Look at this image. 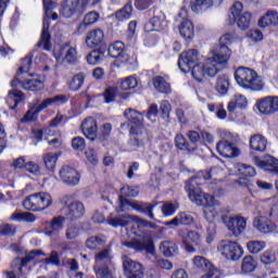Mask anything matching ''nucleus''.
I'll list each match as a JSON object with an SVG mask.
<instances>
[{
    "mask_svg": "<svg viewBox=\"0 0 278 278\" xmlns=\"http://www.w3.org/2000/svg\"><path fill=\"white\" fill-rule=\"evenodd\" d=\"M21 87L20 85H17L16 87H12L13 90L9 91V97L11 99H14V106H11V110H16V106L18 105V103H21V101H23V99H25V96L23 94V91L16 89Z\"/></svg>",
    "mask_w": 278,
    "mask_h": 278,
    "instance_id": "nucleus-46",
    "label": "nucleus"
},
{
    "mask_svg": "<svg viewBox=\"0 0 278 278\" xmlns=\"http://www.w3.org/2000/svg\"><path fill=\"white\" fill-rule=\"evenodd\" d=\"M64 60L67 62V64H75L77 62V49L70 47L68 43H65L60 50V55H64Z\"/></svg>",
    "mask_w": 278,
    "mask_h": 278,
    "instance_id": "nucleus-31",
    "label": "nucleus"
},
{
    "mask_svg": "<svg viewBox=\"0 0 278 278\" xmlns=\"http://www.w3.org/2000/svg\"><path fill=\"white\" fill-rule=\"evenodd\" d=\"M100 16L101 15L97 11H90L85 14L83 22L77 27L78 34H84L88 27H92V25L99 21Z\"/></svg>",
    "mask_w": 278,
    "mask_h": 278,
    "instance_id": "nucleus-25",
    "label": "nucleus"
},
{
    "mask_svg": "<svg viewBox=\"0 0 278 278\" xmlns=\"http://www.w3.org/2000/svg\"><path fill=\"white\" fill-rule=\"evenodd\" d=\"M123 247L126 249H132V251L142 252L147 251V253L153 254L155 251V245L153 244V237L151 233L144 232L141 236V239H132L130 241L122 242Z\"/></svg>",
    "mask_w": 278,
    "mask_h": 278,
    "instance_id": "nucleus-9",
    "label": "nucleus"
},
{
    "mask_svg": "<svg viewBox=\"0 0 278 278\" xmlns=\"http://www.w3.org/2000/svg\"><path fill=\"white\" fill-rule=\"evenodd\" d=\"M38 103H40V100L37 99L33 106L26 112V114L22 118V123H34L38 119V114H40V111L37 106Z\"/></svg>",
    "mask_w": 278,
    "mask_h": 278,
    "instance_id": "nucleus-33",
    "label": "nucleus"
},
{
    "mask_svg": "<svg viewBox=\"0 0 278 278\" xmlns=\"http://www.w3.org/2000/svg\"><path fill=\"white\" fill-rule=\"evenodd\" d=\"M131 12H134V7L131 2H128L115 13V17L117 21H125L131 17Z\"/></svg>",
    "mask_w": 278,
    "mask_h": 278,
    "instance_id": "nucleus-41",
    "label": "nucleus"
},
{
    "mask_svg": "<svg viewBox=\"0 0 278 278\" xmlns=\"http://www.w3.org/2000/svg\"><path fill=\"white\" fill-rule=\"evenodd\" d=\"M175 144L176 149H179L180 151H188L190 152V142L184 137V135H176L175 137Z\"/></svg>",
    "mask_w": 278,
    "mask_h": 278,
    "instance_id": "nucleus-51",
    "label": "nucleus"
},
{
    "mask_svg": "<svg viewBox=\"0 0 278 278\" xmlns=\"http://www.w3.org/2000/svg\"><path fill=\"white\" fill-rule=\"evenodd\" d=\"M110 262V250H103L96 254V264H103Z\"/></svg>",
    "mask_w": 278,
    "mask_h": 278,
    "instance_id": "nucleus-63",
    "label": "nucleus"
},
{
    "mask_svg": "<svg viewBox=\"0 0 278 278\" xmlns=\"http://www.w3.org/2000/svg\"><path fill=\"white\" fill-rule=\"evenodd\" d=\"M43 163L47 170L53 173V170H55V164L58 163V155L53 153L43 154Z\"/></svg>",
    "mask_w": 278,
    "mask_h": 278,
    "instance_id": "nucleus-45",
    "label": "nucleus"
},
{
    "mask_svg": "<svg viewBox=\"0 0 278 278\" xmlns=\"http://www.w3.org/2000/svg\"><path fill=\"white\" fill-rule=\"evenodd\" d=\"M138 87V80L134 76L126 77L121 81L119 88L121 90H134V88Z\"/></svg>",
    "mask_w": 278,
    "mask_h": 278,
    "instance_id": "nucleus-49",
    "label": "nucleus"
},
{
    "mask_svg": "<svg viewBox=\"0 0 278 278\" xmlns=\"http://www.w3.org/2000/svg\"><path fill=\"white\" fill-rule=\"evenodd\" d=\"M38 49L43 47L45 51H49L51 49V34L49 33V24L43 22V28L41 31V39L36 45Z\"/></svg>",
    "mask_w": 278,
    "mask_h": 278,
    "instance_id": "nucleus-30",
    "label": "nucleus"
},
{
    "mask_svg": "<svg viewBox=\"0 0 278 278\" xmlns=\"http://www.w3.org/2000/svg\"><path fill=\"white\" fill-rule=\"evenodd\" d=\"M273 214L274 210L270 208L267 216L261 215L254 218L253 220V227L257 229V231H261V233H274V231H277V225L273 223Z\"/></svg>",
    "mask_w": 278,
    "mask_h": 278,
    "instance_id": "nucleus-13",
    "label": "nucleus"
},
{
    "mask_svg": "<svg viewBox=\"0 0 278 278\" xmlns=\"http://www.w3.org/2000/svg\"><path fill=\"white\" fill-rule=\"evenodd\" d=\"M85 79L86 76L84 75V73H78L74 75L68 84L70 90H72V92H77V90H81V86H84Z\"/></svg>",
    "mask_w": 278,
    "mask_h": 278,
    "instance_id": "nucleus-38",
    "label": "nucleus"
},
{
    "mask_svg": "<svg viewBox=\"0 0 278 278\" xmlns=\"http://www.w3.org/2000/svg\"><path fill=\"white\" fill-rule=\"evenodd\" d=\"M17 86L24 88V90H30V92H38L39 90H42V88H45V84L38 78L23 81L18 76H15L14 79L11 81V87L16 88Z\"/></svg>",
    "mask_w": 278,
    "mask_h": 278,
    "instance_id": "nucleus-16",
    "label": "nucleus"
},
{
    "mask_svg": "<svg viewBox=\"0 0 278 278\" xmlns=\"http://www.w3.org/2000/svg\"><path fill=\"white\" fill-rule=\"evenodd\" d=\"M152 84L155 91L160 92L161 94H170L173 92L170 85L162 76H154L152 78Z\"/></svg>",
    "mask_w": 278,
    "mask_h": 278,
    "instance_id": "nucleus-28",
    "label": "nucleus"
},
{
    "mask_svg": "<svg viewBox=\"0 0 278 278\" xmlns=\"http://www.w3.org/2000/svg\"><path fill=\"white\" fill-rule=\"evenodd\" d=\"M23 207L28 212H45L53 205V198L47 192H37L26 197L22 203Z\"/></svg>",
    "mask_w": 278,
    "mask_h": 278,
    "instance_id": "nucleus-6",
    "label": "nucleus"
},
{
    "mask_svg": "<svg viewBox=\"0 0 278 278\" xmlns=\"http://www.w3.org/2000/svg\"><path fill=\"white\" fill-rule=\"evenodd\" d=\"M160 251L165 257H173L177 253V244L172 241H163L160 245Z\"/></svg>",
    "mask_w": 278,
    "mask_h": 278,
    "instance_id": "nucleus-36",
    "label": "nucleus"
},
{
    "mask_svg": "<svg viewBox=\"0 0 278 278\" xmlns=\"http://www.w3.org/2000/svg\"><path fill=\"white\" fill-rule=\"evenodd\" d=\"M177 233L188 253H194L197 249H201L202 239L198 231L179 229Z\"/></svg>",
    "mask_w": 278,
    "mask_h": 278,
    "instance_id": "nucleus-10",
    "label": "nucleus"
},
{
    "mask_svg": "<svg viewBox=\"0 0 278 278\" xmlns=\"http://www.w3.org/2000/svg\"><path fill=\"white\" fill-rule=\"evenodd\" d=\"M220 175H223V169L220 167H212L210 170L200 173V177H203L206 181L210 179H213V181H220Z\"/></svg>",
    "mask_w": 278,
    "mask_h": 278,
    "instance_id": "nucleus-35",
    "label": "nucleus"
},
{
    "mask_svg": "<svg viewBox=\"0 0 278 278\" xmlns=\"http://www.w3.org/2000/svg\"><path fill=\"white\" fill-rule=\"evenodd\" d=\"M93 270L96 273L97 278H111L112 277V274L110 273V267H108V265L96 264L93 266Z\"/></svg>",
    "mask_w": 278,
    "mask_h": 278,
    "instance_id": "nucleus-47",
    "label": "nucleus"
},
{
    "mask_svg": "<svg viewBox=\"0 0 278 278\" xmlns=\"http://www.w3.org/2000/svg\"><path fill=\"white\" fill-rule=\"evenodd\" d=\"M66 220L65 216H55L50 222L45 223L43 233L50 238L58 236L62 229H64V222Z\"/></svg>",
    "mask_w": 278,
    "mask_h": 278,
    "instance_id": "nucleus-20",
    "label": "nucleus"
},
{
    "mask_svg": "<svg viewBox=\"0 0 278 278\" xmlns=\"http://www.w3.org/2000/svg\"><path fill=\"white\" fill-rule=\"evenodd\" d=\"M33 60H34V52H29L27 56L22 59V66H20L16 77L21 79V74L28 73V71H30Z\"/></svg>",
    "mask_w": 278,
    "mask_h": 278,
    "instance_id": "nucleus-43",
    "label": "nucleus"
},
{
    "mask_svg": "<svg viewBox=\"0 0 278 278\" xmlns=\"http://www.w3.org/2000/svg\"><path fill=\"white\" fill-rule=\"evenodd\" d=\"M153 5V0H135V8L140 11L149 10Z\"/></svg>",
    "mask_w": 278,
    "mask_h": 278,
    "instance_id": "nucleus-64",
    "label": "nucleus"
},
{
    "mask_svg": "<svg viewBox=\"0 0 278 278\" xmlns=\"http://www.w3.org/2000/svg\"><path fill=\"white\" fill-rule=\"evenodd\" d=\"M72 147L74 151H84L86 149V140L83 137H75L72 139Z\"/></svg>",
    "mask_w": 278,
    "mask_h": 278,
    "instance_id": "nucleus-56",
    "label": "nucleus"
},
{
    "mask_svg": "<svg viewBox=\"0 0 278 278\" xmlns=\"http://www.w3.org/2000/svg\"><path fill=\"white\" fill-rule=\"evenodd\" d=\"M67 240H75L79 236V228L77 226H68L65 232Z\"/></svg>",
    "mask_w": 278,
    "mask_h": 278,
    "instance_id": "nucleus-62",
    "label": "nucleus"
},
{
    "mask_svg": "<svg viewBox=\"0 0 278 278\" xmlns=\"http://www.w3.org/2000/svg\"><path fill=\"white\" fill-rule=\"evenodd\" d=\"M89 3L90 0H63L61 13L65 18H71L75 12L84 14Z\"/></svg>",
    "mask_w": 278,
    "mask_h": 278,
    "instance_id": "nucleus-11",
    "label": "nucleus"
},
{
    "mask_svg": "<svg viewBox=\"0 0 278 278\" xmlns=\"http://www.w3.org/2000/svg\"><path fill=\"white\" fill-rule=\"evenodd\" d=\"M199 63V50L190 49L182 52L178 59V66L182 73H190Z\"/></svg>",
    "mask_w": 278,
    "mask_h": 278,
    "instance_id": "nucleus-12",
    "label": "nucleus"
},
{
    "mask_svg": "<svg viewBox=\"0 0 278 278\" xmlns=\"http://www.w3.org/2000/svg\"><path fill=\"white\" fill-rule=\"evenodd\" d=\"M86 214V206L80 201H74L67 205L66 212L64 214L67 220L72 223L74 220H79Z\"/></svg>",
    "mask_w": 278,
    "mask_h": 278,
    "instance_id": "nucleus-19",
    "label": "nucleus"
},
{
    "mask_svg": "<svg viewBox=\"0 0 278 278\" xmlns=\"http://www.w3.org/2000/svg\"><path fill=\"white\" fill-rule=\"evenodd\" d=\"M185 190L188 192L190 201L195 203V205H205L206 201L207 205L203 210V216L206 220L212 222L216 216H220L224 225H226L235 238L244 233L247 230V218L240 215L228 217L231 212L229 206H222L214 195H205L201 187H199V177H192L187 180Z\"/></svg>",
    "mask_w": 278,
    "mask_h": 278,
    "instance_id": "nucleus-1",
    "label": "nucleus"
},
{
    "mask_svg": "<svg viewBox=\"0 0 278 278\" xmlns=\"http://www.w3.org/2000/svg\"><path fill=\"white\" fill-rule=\"evenodd\" d=\"M257 268V262L253 256H244L241 265L242 273H253Z\"/></svg>",
    "mask_w": 278,
    "mask_h": 278,
    "instance_id": "nucleus-44",
    "label": "nucleus"
},
{
    "mask_svg": "<svg viewBox=\"0 0 278 278\" xmlns=\"http://www.w3.org/2000/svg\"><path fill=\"white\" fill-rule=\"evenodd\" d=\"M216 149L223 157H238V155H240V150L236 148V144L229 141H219L216 144Z\"/></svg>",
    "mask_w": 278,
    "mask_h": 278,
    "instance_id": "nucleus-22",
    "label": "nucleus"
},
{
    "mask_svg": "<svg viewBox=\"0 0 278 278\" xmlns=\"http://www.w3.org/2000/svg\"><path fill=\"white\" fill-rule=\"evenodd\" d=\"M179 34L185 40H192L194 38V25L188 18H184L179 26Z\"/></svg>",
    "mask_w": 278,
    "mask_h": 278,
    "instance_id": "nucleus-29",
    "label": "nucleus"
},
{
    "mask_svg": "<svg viewBox=\"0 0 278 278\" xmlns=\"http://www.w3.org/2000/svg\"><path fill=\"white\" fill-rule=\"evenodd\" d=\"M58 101L64 103L66 101V96H55L53 98H47L41 103H38L36 106L39 112H42V110H47V108L53 105V103H58Z\"/></svg>",
    "mask_w": 278,
    "mask_h": 278,
    "instance_id": "nucleus-39",
    "label": "nucleus"
},
{
    "mask_svg": "<svg viewBox=\"0 0 278 278\" xmlns=\"http://www.w3.org/2000/svg\"><path fill=\"white\" fill-rule=\"evenodd\" d=\"M0 236H16V227L12 224H3L0 226Z\"/></svg>",
    "mask_w": 278,
    "mask_h": 278,
    "instance_id": "nucleus-54",
    "label": "nucleus"
},
{
    "mask_svg": "<svg viewBox=\"0 0 278 278\" xmlns=\"http://www.w3.org/2000/svg\"><path fill=\"white\" fill-rule=\"evenodd\" d=\"M187 137L189 138V153H194L197 149H199V140H201V135L195 130H189L187 132Z\"/></svg>",
    "mask_w": 278,
    "mask_h": 278,
    "instance_id": "nucleus-40",
    "label": "nucleus"
},
{
    "mask_svg": "<svg viewBox=\"0 0 278 278\" xmlns=\"http://www.w3.org/2000/svg\"><path fill=\"white\" fill-rule=\"evenodd\" d=\"M68 116L58 113L54 118L49 122V127H58L62 123H67Z\"/></svg>",
    "mask_w": 278,
    "mask_h": 278,
    "instance_id": "nucleus-57",
    "label": "nucleus"
},
{
    "mask_svg": "<svg viewBox=\"0 0 278 278\" xmlns=\"http://www.w3.org/2000/svg\"><path fill=\"white\" fill-rule=\"evenodd\" d=\"M256 108L261 114H275L278 112V97H265L257 101Z\"/></svg>",
    "mask_w": 278,
    "mask_h": 278,
    "instance_id": "nucleus-17",
    "label": "nucleus"
},
{
    "mask_svg": "<svg viewBox=\"0 0 278 278\" xmlns=\"http://www.w3.org/2000/svg\"><path fill=\"white\" fill-rule=\"evenodd\" d=\"M59 175L60 179L63 181V184H66V186H77V184H79V172H77V169L74 167L64 165L60 169Z\"/></svg>",
    "mask_w": 278,
    "mask_h": 278,
    "instance_id": "nucleus-18",
    "label": "nucleus"
},
{
    "mask_svg": "<svg viewBox=\"0 0 278 278\" xmlns=\"http://www.w3.org/2000/svg\"><path fill=\"white\" fill-rule=\"evenodd\" d=\"M239 173L243 177H255L256 175L255 167L247 164H243L239 167Z\"/></svg>",
    "mask_w": 278,
    "mask_h": 278,
    "instance_id": "nucleus-55",
    "label": "nucleus"
},
{
    "mask_svg": "<svg viewBox=\"0 0 278 278\" xmlns=\"http://www.w3.org/2000/svg\"><path fill=\"white\" fill-rule=\"evenodd\" d=\"M242 2H235V4L230 8V13L228 15V21L230 25H238L239 29L242 31H247L249 27H251V13L244 12Z\"/></svg>",
    "mask_w": 278,
    "mask_h": 278,
    "instance_id": "nucleus-7",
    "label": "nucleus"
},
{
    "mask_svg": "<svg viewBox=\"0 0 278 278\" xmlns=\"http://www.w3.org/2000/svg\"><path fill=\"white\" fill-rule=\"evenodd\" d=\"M23 268H25V265H23V257H16L11 264V270L18 273V275H23Z\"/></svg>",
    "mask_w": 278,
    "mask_h": 278,
    "instance_id": "nucleus-61",
    "label": "nucleus"
},
{
    "mask_svg": "<svg viewBox=\"0 0 278 278\" xmlns=\"http://www.w3.org/2000/svg\"><path fill=\"white\" fill-rule=\"evenodd\" d=\"M105 38V34L100 28L92 29L86 36L85 42L87 47L94 49V47H99L103 43Z\"/></svg>",
    "mask_w": 278,
    "mask_h": 278,
    "instance_id": "nucleus-24",
    "label": "nucleus"
},
{
    "mask_svg": "<svg viewBox=\"0 0 278 278\" xmlns=\"http://www.w3.org/2000/svg\"><path fill=\"white\" fill-rule=\"evenodd\" d=\"M247 247L250 253L256 254L266 249V243L264 241H250L247 243Z\"/></svg>",
    "mask_w": 278,
    "mask_h": 278,
    "instance_id": "nucleus-50",
    "label": "nucleus"
},
{
    "mask_svg": "<svg viewBox=\"0 0 278 278\" xmlns=\"http://www.w3.org/2000/svg\"><path fill=\"white\" fill-rule=\"evenodd\" d=\"M124 116L131 123L128 144L134 149H144L153 140V132L144 127V117L135 109H126Z\"/></svg>",
    "mask_w": 278,
    "mask_h": 278,
    "instance_id": "nucleus-3",
    "label": "nucleus"
},
{
    "mask_svg": "<svg viewBox=\"0 0 278 278\" xmlns=\"http://www.w3.org/2000/svg\"><path fill=\"white\" fill-rule=\"evenodd\" d=\"M106 223L111 225V227H127L130 223H136L137 227H150V229H155V224L129 214H121L115 217L111 215L106 218Z\"/></svg>",
    "mask_w": 278,
    "mask_h": 278,
    "instance_id": "nucleus-8",
    "label": "nucleus"
},
{
    "mask_svg": "<svg viewBox=\"0 0 278 278\" xmlns=\"http://www.w3.org/2000/svg\"><path fill=\"white\" fill-rule=\"evenodd\" d=\"M213 220H211V222L208 220L210 225L206 228V231H207L206 242H207V244H212V242H214V238L216 237V225H214V223H212Z\"/></svg>",
    "mask_w": 278,
    "mask_h": 278,
    "instance_id": "nucleus-58",
    "label": "nucleus"
},
{
    "mask_svg": "<svg viewBox=\"0 0 278 278\" xmlns=\"http://www.w3.org/2000/svg\"><path fill=\"white\" fill-rule=\"evenodd\" d=\"M125 52V43L122 41H115L109 47V55L111 58H121V55Z\"/></svg>",
    "mask_w": 278,
    "mask_h": 278,
    "instance_id": "nucleus-42",
    "label": "nucleus"
},
{
    "mask_svg": "<svg viewBox=\"0 0 278 278\" xmlns=\"http://www.w3.org/2000/svg\"><path fill=\"white\" fill-rule=\"evenodd\" d=\"M125 197H138V190L134 189L132 187L122 188L121 195L118 197L119 201V210L123 212L126 205L136 210V212H141V214H148L151 220L155 219V215L153 214V207L157 206V203L149 204L147 202H138V201H130L127 200Z\"/></svg>",
    "mask_w": 278,
    "mask_h": 278,
    "instance_id": "nucleus-4",
    "label": "nucleus"
},
{
    "mask_svg": "<svg viewBox=\"0 0 278 278\" xmlns=\"http://www.w3.org/2000/svg\"><path fill=\"white\" fill-rule=\"evenodd\" d=\"M104 53L101 50H93L91 53L87 55V62L88 64L94 65L99 64L101 60H103Z\"/></svg>",
    "mask_w": 278,
    "mask_h": 278,
    "instance_id": "nucleus-52",
    "label": "nucleus"
},
{
    "mask_svg": "<svg viewBox=\"0 0 278 278\" xmlns=\"http://www.w3.org/2000/svg\"><path fill=\"white\" fill-rule=\"evenodd\" d=\"M220 3H223V0H195L191 4V10L199 14L201 12H207L212 5H220Z\"/></svg>",
    "mask_w": 278,
    "mask_h": 278,
    "instance_id": "nucleus-26",
    "label": "nucleus"
},
{
    "mask_svg": "<svg viewBox=\"0 0 278 278\" xmlns=\"http://www.w3.org/2000/svg\"><path fill=\"white\" fill-rule=\"evenodd\" d=\"M98 127H97V119H94L93 117H87L83 123H81V130L84 136H86V138H88V140H90L91 142H94L96 138H97V131H98Z\"/></svg>",
    "mask_w": 278,
    "mask_h": 278,
    "instance_id": "nucleus-23",
    "label": "nucleus"
},
{
    "mask_svg": "<svg viewBox=\"0 0 278 278\" xmlns=\"http://www.w3.org/2000/svg\"><path fill=\"white\" fill-rule=\"evenodd\" d=\"M116 88L108 87L104 91V101L105 103H112L116 99Z\"/></svg>",
    "mask_w": 278,
    "mask_h": 278,
    "instance_id": "nucleus-59",
    "label": "nucleus"
},
{
    "mask_svg": "<svg viewBox=\"0 0 278 278\" xmlns=\"http://www.w3.org/2000/svg\"><path fill=\"white\" fill-rule=\"evenodd\" d=\"M215 90H217L219 94H227V92L229 91V77L227 75H222L217 77Z\"/></svg>",
    "mask_w": 278,
    "mask_h": 278,
    "instance_id": "nucleus-37",
    "label": "nucleus"
},
{
    "mask_svg": "<svg viewBox=\"0 0 278 278\" xmlns=\"http://www.w3.org/2000/svg\"><path fill=\"white\" fill-rule=\"evenodd\" d=\"M166 27V22L162 21L160 16H153L149 23L146 24L148 31H162Z\"/></svg>",
    "mask_w": 278,
    "mask_h": 278,
    "instance_id": "nucleus-34",
    "label": "nucleus"
},
{
    "mask_svg": "<svg viewBox=\"0 0 278 278\" xmlns=\"http://www.w3.org/2000/svg\"><path fill=\"white\" fill-rule=\"evenodd\" d=\"M278 26V12L277 11H267L258 20V27H277Z\"/></svg>",
    "mask_w": 278,
    "mask_h": 278,
    "instance_id": "nucleus-27",
    "label": "nucleus"
},
{
    "mask_svg": "<svg viewBox=\"0 0 278 278\" xmlns=\"http://www.w3.org/2000/svg\"><path fill=\"white\" fill-rule=\"evenodd\" d=\"M277 260V256L275 255V252L267 250L261 255V262L265 266H270V264H275Z\"/></svg>",
    "mask_w": 278,
    "mask_h": 278,
    "instance_id": "nucleus-53",
    "label": "nucleus"
},
{
    "mask_svg": "<svg viewBox=\"0 0 278 278\" xmlns=\"http://www.w3.org/2000/svg\"><path fill=\"white\" fill-rule=\"evenodd\" d=\"M236 40V34L226 33L219 38V46L214 50L213 58L207 59L205 64H195L191 67L192 77L201 83L205 77H216L223 71L231 58L229 45Z\"/></svg>",
    "mask_w": 278,
    "mask_h": 278,
    "instance_id": "nucleus-2",
    "label": "nucleus"
},
{
    "mask_svg": "<svg viewBox=\"0 0 278 278\" xmlns=\"http://www.w3.org/2000/svg\"><path fill=\"white\" fill-rule=\"evenodd\" d=\"M178 216H179L180 225L188 226L194 223V217L190 213L182 212V213H179Z\"/></svg>",
    "mask_w": 278,
    "mask_h": 278,
    "instance_id": "nucleus-60",
    "label": "nucleus"
},
{
    "mask_svg": "<svg viewBox=\"0 0 278 278\" xmlns=\"http://www.w3.org/2000/svg\"><path fill=\"white\" fill-rule=\"evenodd\" d=\"M218 249L222 252V255H224L227 260H232V262H236L242 257V248L240 244H238V242L223 240Z\"/></svg>",
    "mask_w": 278,
    "mask_h": 278,
    "instance_id": "nucleus-14",
    "label": "nucleus"
},
{
    "mask_svg": "<svg viewBox=\"0 0 278 278\" xmlns=\"http://www.w3.org/2000/svg\"><path fill=\"white\" fill-rule=\"evenodd\" d=\"M193 264L197 268H203V270H206V274L201 278H218V275H216V268H214V265H212V263H210L205 257L194 256ZM214 275L216 276L214 277Z\"/></svg>",
    "mask_w": 278,
    "mask_h": 278,
    "instance_id": "nucleus-21",
    "label": "nucleus"
},
{
    "mask_svg": "<svg viewBox=\"0 0 278 278\" xmlns=\"http://www.w3.org/2000/svg\"><path fill=\"white\" fill-rule=\"evenodd\" d=\"M124 275L126 278H143L144 267L139 262L125 257L123 261Z\"/></svg>",
    "mask_w": 278,
    "mask_h": 278,
    "instance_id": "nucleus-15",
    "label": "nucleus"
},
{
    "mask_svg": "<svg viewBox=\"0 0 278 278\" xmlns=\"http://www.w3.org/2000/svg\"><path fill=\"white\" fill-rule=\"evenodd\" d=\"M103 244H105V241L101 239V237H90L86 241L87 249L91 251H97V249H100Z\"/></svg>",
    "mask_w": 278,
    "mask_h": 278,
    "instance_id": "nucleus-48",
    "label": "nucleus"
},
{
    "mask_svg": "<svg viewBox=\"0 0 278 278\" xmlns=\"http://www.w3.org/2000/svg\"><path fill=\"white\" fill-rule=\"evenodd\" d=\"M266 138L262 135H254L250 138V147L253 151L264 152L266 151Z\"/></svg>",
    "mask_w": 278,
    "mask_h": 278,
    "instance_id": "nucleus-32",
    "label": "nucleus"
},
{
    "mask_svg": "<svg viewBox=\"0 0 278 278\" xmlns=\"http://www.w3.org/2000/svg\"><path fill=\"white\" fill-rule=\"evenodd\" d=\"M235 79L237 84L245 90H253L254 92L264 90V80H262L257 72L252 68L238 67L235 72Z\"/></svg>",
    "mask_w": 278,
    "mask_h": 278,
    "instance_id": "nucleus-5",
    "label": "nucleus"
}]
</instances>
